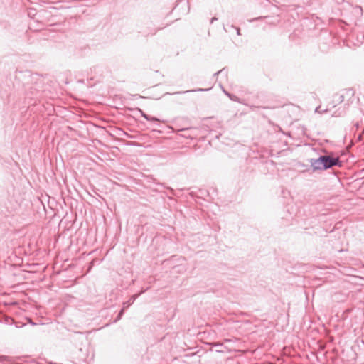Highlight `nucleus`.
<instances>
[{"instance_id": "1", "label": "nucleus", "mask_w": 364, "mask_h": 364, "mask_svg": "<svg viewBox=\"0 0 364 364\" xmlns=\"http://www.w3.org/2000/svg\"><path fill=\"white\" fill-rule=\"evenodd\" d=\"M309 162L314 171L326 170L333 166L341 167L342 166V161L339 157H333L329 155H322L318 159H311Z\"/></svg>"}, {"instance_id": "2", "label": "nucleus", "mask_w": 364, "mask_h": 364, "mask_svg": "<svg viewBox=\"0 0 364 364\" xmlns=\"http://www.w3.org/2000/svg\"><path fill=\"white\" fill-rule=\"evenodd\" d=\"M144 292H145V290H142L139 294L132 295L127 301L123 302L122 308L124 309H126L127 308H128L129 306H131L134 302V301L138 298V296Z\"/></svg>"}, {"instance_id": "3", "label": "nucleus", "mask_w": 364, "mask_h": 364, "mask_svg": "<svg viewBox=\"0 0 364 364\" xmlns=\"http://www.w3.org/2000/svg\"><path fill=\"white\" fill-rule=\"evenodd\" d=\"M210 90V88H208V89L198 88V89L189 90H186V91L176 92L173 94L176 95V94H185V93H188V92H206Z\"/></svg>"}, {"instance_id": "4", "label": "nucleus", "mask_w": 364, "mask_h": 364, "mask_svg": "<svg viewBox=\"0 0 364 364\" xmlns=\"http://www.w3.org/2000/svg\"><path fill=\"white\" fill-rule=\"evenodd\" d=\"M223 92L232 101L239 102V98L235 95L230 94L223 89Z\"/></svg>"}, {"instance_id": "5", "label": "nucleus", "mask_w": 364, "mask_h": 364, "mask_svg": "<svg viewBox=\"0 0 364 364\" xmlns=\"http://www.w3.org/2000/svg\"><path fill=\"white\" fill-rule=\"evenodd\" d=\"M124 310H125V309H124L122 308V309L119 311V314H118V315H117V318H116L114 319V323L117 322L118 321H119V320L122 318V316H123V314H124Z\"/></svg>"}, {"instance_id": "6", "label": "nucleus", "mask_w": 364, "mask_h": 364, "mask_svg": "<svg viewBox=\"0 0 364 364\" xmlns=\"http://www.w3.org/2000/svg\"><path fill=\"white\" fill-rule=\"evenodd\" d=\"M138 111L141 113V116L146 120H149V115L145 114L141 109H138Z\"/></svg>"}, {"instance_id": "7", "label": "nucleus", "mask_w": 364, "mask_h": 364, "mask_svg": "<svg viewBox=\"0 0 364 364\" xmlns=\"http://www.w3.org/2000/svg\"><path fill=\"white\" fill-rule=\"evenodd\" d=\"M336 97L337 98L336 101L339 103H341L344 100V97L343 95H336Z\"/></svg>"}, {"instance_id": "8", "label": "nucleus", "mask_w": 364, "mask_h": 364, "mask_svg": "<svg viewBox=\"0 0 364 364\" xmlns=\"http://www.w3.org/2000/svg\"><path fill=\"white\" fill-rule=\"evenodd\" d=\"M149 121H151V122H158L159 121V119L155 117L149 116Z\"/></svg>"}, {"instance_id": "9", "label": "nucleus", "mask_w": 364, "mask_h": 364, "mask_svg": "<svg viewBox=\"0 0 364 364\" xmlns=\"http://www.w3.org/2000/svg\"><path fill=\"white\" fill-rule=\"evenodd\" d=\"M232 27L236 29V31H237V34L238 36H240V29L239 28H237V27H235L234 26H232Z\"/></svg>"}, {"instance_id": "10", "label": "nucleus", "mask_w": 364, "mask_h": 364, "mask_svg": "<svg viewBox=\"0 0 364 364\" xmlns=\"http://www.w3.org/2000/svg\"><path fill=\"white\" fill-rule=\"evenodd\" d=\"M223 72H224V69H222V70H220L218 71L217 73H214V75H214V76H216V75H219V74L223 73Z\"/></svg>"}, {"instance_id": "11", "label": "nucleus", "mask_w": 364, "mask_h": 364, "mask_svg": "<svg viewBox=\"0 0 364 364\" xmlns=\"http://www.w3.org/2000/svg\"><path fill=\"white\" fill-rule=\"evenodd\" d=\"M213 346H218V348H220V346H223V344H222V343H214L213 344Z\"/></svg>"}, {"instance_id": "12", "label": "nucleus", "mask_w": 364, "mask_h": 364, "mask_svg": "<svg viewBox=\"0 0 364 364\" xmlns=\"http://www.w3.org/2000/svg\"><path fill=\"white\" fill-rule=\"evenodd\" d=\"M213 346H218V348H220V346H223V344H222V343H214L213 344Z\"/></svg>"}, {"instance_id": "13", "label": "nucleus", "mask_w": 364, "mask_h": 364, "mask_svg": "<svg viewBox=\"0 0 364 364\" xmlns=\"http://www.w3.org/2000/svg\"><path fill=\"white\" fill-rule=\"evenodd\" d=\"M218 20V18L216 17H213L211 19H210V23H213V22H215V21Z\"/></svg>"}, {"instance_id": "14", "label": "nucleus", "mask_w": 364, "mask_h": 364, "mask_svg": "<svg viewBox=\"0 0 364 364\" xmlns=\"http://www.w3.org/2000/svg\"><path fill=\"white\" fill-rule=\"evenodd\" d=\"M262 18V16H259V18H254V19H253V20H252L251 21H255V20H257V19H260V18Z\"/></svg>"}, {"instance_id": "15", "label": "nucleus", "mask_w": 364, "mask_h": 364, "mask_svg": "<svg viewBox=\"0 0 364 364\" xmlns=\"http://www.w3.org/2000/svg\"><path fill=\"white\" fill-rule=\"evenodd\" d=\"M320 107L316 108V112H319Z\"/></svg>"}]
</instances>
